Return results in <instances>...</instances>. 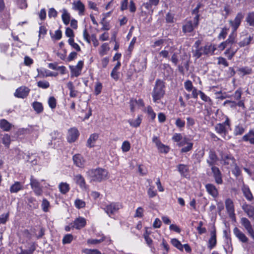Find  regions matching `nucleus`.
<instances>
[{"mask_svg": "<svg viewBox=\"0 0 254 254\" xmlns=\"http://www.w3.org/2000/svg\"><path fill=\"white\" fill-rule=\"evenodd\" d=\"M90 182H101L108 179V171L102 168L91 169L86 172Z\"/></svg>", "mask_w": 254, "mask_h": 254, "instance_id": "f257e3e1", "label": "nucleus"}, {"mask_svg": "<svg viewBox=\"0 0 254 254\" xmlns=\"http://www.w3.org/2000/svg\"><path fill=\"white\" fill-rule=\"evenodd\" d=\"M165 85L163 81L157 79L155 82V84L152 92L153 101L155 103H158L165 94Z\"/></svg>", "mask_w": 254, "mask_h": 254, "instance_id": "f03ea898", "label": "nucleus"}, {"mask_svg": "<svg viewBox=\"0 0 254 254\" xmlns=\"http://www.w3.org/2000/svg\"><path fill=\"white\" fill-rule=\"evenodd\" d=\"M230 127V122L228 118L222 123L217 124L215 126L216 132L221 135L224 139L229 138L227 136L228 129Z\"/></svg>", "mask_w": 254, "mask_h": 254, "instance_id": "7ed1b4c3", "label": "nucleus"}, {"mask_svg": "<svg viewBox=\"0 0 254 254\" xmlns=\"http://www.w3.org/2000/svg\"><path fill=\"white\" fill-rule=\"evenodd\" d=\"M199 15H196L193 18V22L191 20L186 21L182 27V30L184 33H190L193 31L199 23Z\"/></svg>", "mask_w": 254, "mask_h": 254, "instance_id": "20e7f679", "label": "nucleus"}, {"mask_svg": "<svg viewBox=\"0 0 254 254\" xmlns=\"http://www.w3.org/2000/svg\"><path fill=\"white\" fill-rule=\"evenodd\" d=\"M122 207V206L120 203L113 202L107 204L104 208V210L110 217H111L112 215L117 213Z\"/></svg>", "mask_w": 254, "mask_h": 254, "instance_id": "39448f33", "label": "nucleus"}, {"mask_svg": "<svg viewBox=\"0 0 254 254\" xmlns=\"http://www.w3.org/2000/svg\"><path fill=\"white\" fill-rule=\"evenodd\" d=\"M30 185L36 196L42 195L43 192V187L41 186L40 183L33 176H31Z\"/></svg>", "mask_w": 254, "mask_h": 254, "instance_id": "423d86ee", "label": "nucleus"}, {"mask_svg": "<svg viewBox=\"0 0 254 254\" xmlns=\"http://www.w3.org/2000/svg\"><path fill=\"white\" fill-rule=\"evenodd\" d=\"M220 156V161L223 165L233 166L235 164V160L231 155L221 152Z\"/></svg>", "mask_w": 254, "mask_h": 254, "instance_id": "0eeeda50", "label": "nucleus"}, {"mask_svg": "<svg viewBox=\"0 0 254 254\" xmlns=\"http://www.w3.org/2000/svg\"><path fill=\"white\" fill-rule=\"evenodd\" d=\"M244 16V14L241 12H238L235 18L233 20H230L229 21V24L232 27V31L234 32H236L237 30L240 26L242 20L243 19Z\"/></svg>", "mask_w": 254, "mask_h": 254, "instance_id": "6e6552de", "label": "nucleus"}, {"mask_svg": "<svg viewBox=\"0 0 254 254\" xmlns=\"http://www.w3.org/2000/svg\"><path fill=\"white\" fill-rule=\"evenodd\" d=\"M219 160L216 152L213 149H210L208 153V157L206 160V162L209 167L215 166L217 162Z\"/></svg>", "mask_w": 254, "mask_h": 254, "instance_id": "1a4fd4ad", "label": "nucleus"}, {"mask_svg": "<svg viewBox=\"0 0 254 254\" xmlns=\"http://www.w3.org/2000/svg\"><path fill=\"white\" fill-rule=\"evenodd\" d=\"M213 176L214 178L215 183L218 185H221L223 184L222 174L219 169L216 166H212L211 167Z\"/></svg>", "mask_w": 254, "mask_h": 254, "instance_id": "9d476101", "label": "nucleus"}, {"mask_svg": "<svg viewBox=\"0 0 254 254\" xmlns=\"http://www.w3.org/2000/svg\"><path fill=\"white\" fill-rule=\"evenodd\" d=\"M83 66V62L80 61L78 62L76 65L69 66L71 70V74L72 76L78 77L80 75L81 70Z\"/></svg>", "mask_w": 254, "mask_h": 254, "instance_id": "9b49d317", "label": "nucleus"}, {"mask_svg": "<svg viewBox=\"0 0 254 254\" xmlns=\"http://www.w3.org/2000/svg\"><path fill=\"white\" fill-rule=\"evenodd\" d=\"M29 91L30 90L27 87L21 86L16 90L14 96L18 98H24L28 96Z\"/></svg>", "mask_w": 254, "mask_h": 254, "instance_id": "f8f14e48", "label": "nucleus"}, {"mask_svg": "<svg viewBox=\"0 0 254 254\" xmlns=\"http://www.w3.org/2000/svg\"><path fill=\"white\" fill-rule=\"evenodd\" d=\"M233 233L235 236L239 239L240 242L243 243H248L249 241L248 238L237 227H235L234 228Z\"/></svg>", "mask_w": 254, "mask_h": 254, "instance_id": "ddd939ff", "label": "nucleus"}, {"mask_svg": "<svg viewBox=\"0 0 254 254\" xmlns=\"http://www.w3.org/2000/svg\"><path fill=\"white\" fill-rule=\"evenodd\" d=\"M72 160L75 165L79 168H83L85 160L80 154H76L73 156Z\"/></svg>", "mask_w": 254, "mask_h": 254, "instance_id": "4468645a", "label": "nucleus"}, {"mask_svg": "<svg viewBox=\"0 0 254 254\" xmlns=\"http://www.w3.org/2000/svg\"><path fill=\"white\" fill-rule=\"evenodd\" d=\"M79 136V132L75 128H72L68 130L67 139L68 142H74Z\"/></svg>", "mask_w": 254, "mask_h": 254, "instance_id": "2eb2a0df", "label": "nucleus"}, {"mask_svg": "<svg viewBox=\"0 0 254 254\" xmlns=\"http://www.w3.org/2000/svg\"><path fill=\"white\" fill-rule=\"evenodd\" d=\"M226 208L230 217H232L235 215L234 206L232 200L228 198L225 202Z\"/></svg>", "mask_w": 254, "mask_h": 254, "instance_id": "dca6fc26", "label": "nucleus"}, {"mask_svg": "<svg viewBox=\"0 0 254 254\" xmlns=\"http://www.w3.org/2000/svg\"><path fill=\"white\" fill-rule=\"evenodd\" d=\"M205 189L207 192L212 197L216 198L218 196V191L214 185L207 184L205 185Z\"/></svg>", "mask_w": 254, "mask_h": 254, "instance_id": "f3484780", "label": "nucleus"}, {"mask_svg": "<svg viewBox=\"0 0 254 254\" xmlns=\"http://www.w3.org/2000/svg\"><path fill=\"white\" fill-rule=\"evenodd\" d=\"M74 180L77 185L83 190L87 189L84 177L80 174L74 176Z\"/></svg>", "mask_w": 254, "mask_h": 254, "instance_id": "a211bd4d", "label": "nucleus"}, {"mask_svg": "<svg viewBox=\"0 0 254 254\" xmlns=\"http://www.w3.org/2000/svg\"><path fill=\"white\" fill-rule=\"evenodd\" d=\"M86 224V219L83 217H78L76 218L73 222V227L76 229H80L84 227Z\"/></svg>", "mask_w": 254, "mask_h": 254, "instance_id": "6ab92c4d", "label": "nucleus"}, {"mask_svg": "<svg viewBox=\"0 0 254 254\" xmlns=\"http://www.w3.org/2000/svg\"><path fill=\"white\" fill-rule=\"evenodd\" d=\"M242 209L248 216L254 220V207L248 204H244L242 206Z\"/></svg>", "mask_w": 254, "mask_h": 254, "instance_id": "aec40b11", "label": "nucleus"}, {"mask_svg": "<svg viewBox=\"0 0 254 254\" xmlns=\"http://www.w3.org/2000/svg\"><path fill=\"white\" fill-rule=\"evenodd\" d=\"M210 238L209 240V248L210 249H213L216 245V230L215 227H214V229L210 232Z\"/></svg>", "mask_w": 254, "mask_h": 254, "instance_id": "412c9836", "label": "nucleus"}, {"mask_svg": "<svg viewBox=\"0 0 254 254\" xmlns=\"http://www.w3.org/2000/svg\"><path fill=\"white\" fill-rule=\"evenodd\" d=\"M23 189V184L19 182H15L10 186L9 191L11 193H17Z\"/></svg>", "mask_w": 254, "mask_h": 254, "instance_id": "4be33fe9", "label": "nucleus"}, {"mask_svg": "<svg viewBox=\"0 0 254 254\" xmlns=\"http://www.w3.org/2000/svg\"><path fill=\"white\" fill-rule=\"evenodd\" d=\"M73 5V8L75 10L78 11L79 15H82L84 14L85 6L83 3L80 0H78L76 2H74Z\"/></svg>", "mask_w": 254, "mask_h": 254, "instance_id": "5701e85b", "label": "nucleus"}, {"mask_svg": "<svg viewBox=\"0 0 254 254\" xmlns=\"http://www.w3.org/2000/svg\"><path fill=\"white\" fill-rule=\"evenodd\" d=\"M243 193L247 200L251 201L253 199V194L248 186L244 185L242 188Z\"/></svg>", "mask_w": 254, "mask_h": 254, "instance_id": "b1692460", "label": "nucleus"}, {"mask_svg": "<svg viewBox=\"0 0 254 254\" xmlns=\"http://www.w3.org/2000/svg\"><path fill=\"white\" fill-rule=\"evenodd\" d=\"M243 139L245 141H249L252 144H254V131L251 130L243 136Z\"/></svg>", "mask_w": 254, "mask_h": 254, "instance_id": "393cba45", "label": "nucleus"}, {"mask_svg": "<svg viewBox=\"0 0 254 254\" xmlns=\"http://www.w3.org/2000/svg\"><path fill=\"white\" fill-rule=\"evenodd\" d=\"M27 202L31 209H36L38 206V203L36 199L32 196H27Z\"/></svg>", "mask_w": 254, "mask_h": 254, "instance_id": "a878e982", "label": "nucleus"}, {"mask_svg": "<svg viewBox=\"0 0 254 254\" xmlns=\"http://www.w3.org/2000/svg\"><path fill=\"white\" fill-rule=\"evenodd\" d=\"M245 21L249 26L254 27V12L248 13L245 18Z\"/></svg>", "mask_w": 254, "mask_h": 254, "instance_id": "bb28decb", "label": "nucleus"}, {"mask_svg": "<svg viewBox=\"0 0 254 254\" xmlns=\"http://www.w3.org/2000/svg\"><path fill=\"white\" fill-rule=\"evenodd\" d=\"M66 87L69 90V96L70 97H76L77 95L78 91L75 90L74 86L71 81H69L66 84Z\"/></svg>", "mask_w": 254, "mask_h": 254, "instance_id": "cd10ccee", "label": "nucleus"}, {"mask_svg": "<svg viewBox=\"0 0 254 254\" xmlns=\"http://www.w3.org/2000/svg\"><path fill=\"white\" fill-rule=\"evenodd\" d=\"M98 137V134L97 133L92 134L87 140V146L89 147H93Z\"/></svg>", "mask_w": 254, "mask_h": 254, "instance_id": "c85d7f7f", "label": "nucleus"}, {"mask_svg": "<svg viewBox=\"0 0 254 254\" xmlns=\"http://www.w3.org/2000/svg\"><path fill=\"white\" fill-rule=\"evenodd\" d=\"M177 168L180 174L184 177H186L187 173L189 171V167L187 165L180 164L177 166Z\"/></svg>", "mask_w": 254, "mask_h": 254, "instance_id": "c756f323", "label": "nucleus"}, {"mask_svg": "<svg viewBox=\"0 0 254 254\" xmlns=\"http://www.w3.org/2000/svg\"><path fill=\"white\" fill-rule=\"evenodd\" d=\"M11 127V125L6 120L2 119L0 121V127L4 131H9Z\"/></svg>", "mask_w": 254, "mask_h": 254, "instance_id": "7c9ffc66", "label": "nucleus"}, {"mask_svg": "<svg viewBox=\"0 0 254 254\" xmlns=\"http://www.w3.org/2000/svg\"><path fill=\"white\" fill-rule=\"evenodd\" d=\"M62 18L64 23L67 25L69 24L70 21V16L69 13L65 9L63 10V14L62 15Z\"/></svg>", "mask_w": 254, "mask_h": 254, "instance_id": "2f4dec72", "label": "nucleus"}, {"mask_svg": "<svg viewBox=\"0 0 254 254\" xmlns=\"http://www.w3.org/2000/svg\"><path fill=\"white\" fill-rule=\"evenodd\" d=\"M142 119L141 116H138V117L135 120L129 119L128 120V123L129 124L130 126L134 127H139L141 123Z\"/></svg>", "mask_w": 254, "mask_h": 254, "instance_id": "473e14b6", "label": "nucleus"}, {"mask_svg": "<svg viewBox=\"0 0 254 254\" xmlns=\"http://www.w3.org/2000/svg\"><path fill=\"white\" fill-rule=\"evenodd\" d=\"M159 0H148V2L143 4V6L148 10H150L152 6H156L159 3Z\"/></svg>", "mask_w": 254, "mask_h": 254, "instance_id": "72a5a7b5", "label": "nucleus"}, {"mask_svg": "<svg viewBox=\"0 0 254 254\" xmlns=\"http://www.w3.org/2000/svg\"><path fill=\"white\" fill-rule=\"evenodd\" d=\"M60 192L63 194L66 193L70 189L69 186L66 183H61L59 185Z\"/></svg>", "mask_w": 254, "mask_h": 254, "instance_id": "f704fd0d", "label": "nucleus"}, {"mask_svg": "<svg viewBox=\"0 0 254 254\" xmlns=\"http://www.w3.org/2000/svg\"><path fill=\"white\" fill-rule=\"evenodd\" d=\"M203 49L204 55H208L213 54L216 49L212 45H207L203 47Z\"/></svg>", "mask_w": 254, "mask_h": 254, "instance_id": "c9c22d12", "label": "nucleus"}, {"mask_svg": "<svg viewBox=\"0 0 254 254\" xmlns=\"http://www.w3.org/2000/svg\"><path fill=\"white\" fill-rule=\"evenodd\" d=\"M45 230L43 227H40L39 229L34 230V235L36 237L37 239H40L43 238L45 235Z\"/></svg>", "mask_w": 254, "mask_h": 254, "instance_id": "e433bc0d", "label": "nucleus"}, {"mask_svg": "<svg viewBox=\"0 0 254 254\" xmlns=\"http://www.w3.org/2000/svg\"><path fill=\"white\" fill-rule=\"evenodd\" d=\"M203 47H200L196 49L192 50L193 57H195L196 59L199 58L203 54Z\"/></svg>", "mask_w": 254, "mask_h": 254, "instance_id": "4c0bfd02", "label": "nucleus"}, {"mask_svg": "<svg viewBox=\"0 0 254 254\" xmlns=\"http://www.w3.org/2000/svg\"><path fill=\"white\" fill-rule=\"evenodd\" d=\"M32 106L34 110L37 113H40L43 111V107L42 103L39 102H34L33 103Z\"/></svg>", "mask_w": 254, "mask_h": 254, "instance_id": "58836bf2", "label": "nucleus"}, {"mask_svg": "<svg viewBox=\"0 0 254 254\" xmlns=\"http://www.w3.org/2000/svg\"><path fill=\"white\" fill-rule=\"evenodd\" d=\"M253 36H249V37L245 38L243 40L239 43V45L240 47H244L246 46L249 45L252 40L253 39Z\"/></svg>", "mask_w": 254, "mask_h": 254, "instance_id": "ea45409f", "label": "nucleus"}, {"mask_svg": "<svg viewBox=\"0 0 254 254\" xmlns=\"http://www.w3.org/2000/svg\"><path fill=\"white\" fill-rule=\"evenodd\" d=\"M171 244L180 251H183V246L177 239L174 238L171 240Z\"/></svg>", "mask_w": 254, "mask_h": 254, "instance_id": "a19ab883", "label": "nucleus"}, {"mask_svg": "<svg viewBox=\"0 0 254 254\" xmlns=\"http://www.w3.org/2000/svg\"><path fill=\"white\" fill-rule=\"evenodd\" d=\"M101 238L100 239H88L87 241V244L91 245H96L99 244L104 241L105 237L103 234L101 235Z\"/></svg>", "mask_w": 254, "mask_h": 254, "instance_id": "79ce46f5", "label": "nucleus"}, {"mask_svg": "<svg viewBox=\"0 0 254 254\" xmlns=\"http://www.w3.org/2000/svg\"><path fill=\"white\" fill-rule=\"evenodd\" d=\"M241 223L246 230L252 227L250 221L247 218H242L241 219Z\"/></svg>", "mask_w": 254, "mask_h": 254, "instance_id": "37998d69", "label": "nucleus"}, {"mask_svg": "<svg viewBox=\"0 0 254 254\" xmlns=\"http://www.w3.org/2000/svg\"><path fill=\"white\" fill-rule=\"evenodd\" d=\"M199 94L200 95L201 99L205 102H207L209 105H211L212 104V101L211 99L205 95L203 92L201 91H199Z\"/></svg>", "mask_w": 254, "mask_h": 254, "instance_id": "c03bdc74", "label": "nucleus"}, {"mask_svg": "<svg viewBox=\"0 0 254 254\" xmlns=\"http://www.w3.org/2000/svg\"><path fill=\"white\" fill-rule=\"evenodd\" d=\"M237 36L236 32L232 31L231 34L229 35V38L226 41L228 44H232L234 43L235 41L236 37Z\"/></svg>", "mask_w": 254, "mask_h": 254, "instance_id": "a18cd8bd", "label": "nucleus"}, {"mask_svg": "<svg viewBox=\"0 0 254 254\" xmlns=\"http://www.w3.org/2000/svg\"><path fill=\"white\" fill-rule=\"evenodd\" d=\"M41 207L44 212H48L50 207V202L46 198H44L42 200Z\"/></svg>", "mask_w": 254, "mask_h": 254, "instance_id": "49530a36", "label": "nucleus"}, {"mask_svg": "<svg viewBox=\"0 0 254 254\" xmlns=\"http://www.w3.org/2000/svg\"><path fill=\"white\" fill-rule=\"evenodd\" d=\"M238 71L240 72L241 73H243V75H246V74H250L252 73V68L245 66L241 68H239L238 69Z\"/></svg>", "mask_w": 254, "mask_h": 254, "instance_id": "de8ad7c7", "label": "nucleus"}, {"mask_svg": "<svg viewBox=\"0 0 254 254\" xmlns=\"http://www.w3.org/2000/svg\"><path fill=\"white\" fill-rule=\"evenodd\" d=\"M72 240L73 236L71 234H68L64 237L62 241L64 244H66L70 243Z\"/></svg>", "mask_w": 254, "mask_h": 254, "instance_id": "09e8293b", "label": "nucleus"}, {"mask_svg": "<svg viewBox=\"0 0 254 254\" xmlns=\"http://www.w3.org/2000/svg\"><path fill=\"white\" fill-rule=\"evenodd\" d=\"M228 30L229 28L226 27L222 28L220 33L218 35L219 39H224L226 37Z\"/></svg>", "mask_w": 254, "mask_h": 254, "instance_id": "8fccbe9b", "label": "nucleus"}, {"mask_svg": "<svg viewBox=\"0 0 254 254\" xmlns=\"http://www.w3.org/2000/svg\"><path fill=\"white\" fill-rule=\"evenodd\" d=\"M184 87L188 92H190L194 88L192 82L190 80H187L184 82Z\"/></svg>", "mask_w": 254, "mask_h": 254, "instance_id": "3c124183", "label": "nucleus"}, {"mask_svg": "<svg viewBox=\"0 0 254 254\" xmlns=\"http://www.w3.org/2000/svg\"><path fill=\"white\" fill-rule=\"evenodd\" d=\"M82 252L85 254H100V252L97 249H84Z\"/></svg>", "mask_w": 254, "mask_h": 254, "instance_id": "603ef678", "label": "nucleus"}, {"mask_svg": "<svg viewBox=\"0 0 254 254\" xmlns=\"http://www.w3.org/2000/svg\"><path fill=\"white\" fill-rule=\"evenodd\" d=\"M245 131L244 128L241 126H237L234 129V134L236 135L242 134Z\"/></svg>", "mask_w": 254, "mask_h": 254, "instance_id": "864d4df0", "label": "nucleus"}, {"mask_svg": "<svg viewBox=\"0 0 254 254\" xmlns=\"http://www.w3.org/2000/svg\"><path fill=\"white\" fill-rule=\"evenodd\" d=\"M68 42L69 44L74 49H75L77 51H80V48L79 46L76 43L74 42V40L73 38H69L68 40Z\"/></svg>", "mask_w": 254, "mask_h": 254, "instance_id": "5fc2aeb1", "label": "nucleus"}, {"mask_svg": "<svg viewBox=\"0 0 254 254\" xmlns=\"http://www.w3.org/2000/svg\"><path fill=\"white\" fill-rule=\"evenodd\" d=\"M130 148V144L127 141H125L123 142L122 145V151L124 152H127Z\"/></svg>", "mask_w": 254, "mask_h": 254, "instance_id": "6e6d98bb", "label": "nucleus"}, {"mask_svg": "<svg viewBox=\"0 0 254 254\" xmlns=\"http://www.w3.org/2000/svg\"><path fill=\"white\" fill-rule=\"evenodd\" d=\"M37 86L43 89H47L49 87L50 84L47 81H39L37 83Z\"/></svg>", "mask_w": 254, "mask_h": 254, "instance_id": "4d7b16f0", "label": "nucleus"}, {"mask_svg": "<svg viewBox=\"0 0 254 254\" xmlns=\"http://www.w3.org/2000/svg\"><path fill=\"white\" fill-rule=\"evenodd\" d=\"M2 143L6 146H8L10 142V137L7 134H5L3 135L2 138Z\"/></svg>", "mask_w": 254, "mask_h": 254, "instance_id": "13d9d810", "label": "nucleus"}, {"mask_svg": "<svg viewBox=\"0 0 254 254\" xmlns=\"http://www.w3.org/2000/svg\"><path fill=\"white\" fill-rule=\"evenodd\" d=\"M48 104L51 109H55L56 107L57 102L54 97H51L48 100Z\"/></svg>", "mask_w": 254, "mask_h": 254, "instance_id": "bf43d9fd", "label": "nucleus"}, {"mask_svg": "<svg viewBox=\"0 0 254 254\" xmlns=\"http://www.w3.org/2000/svg\"><path fill=\"white\" fill-rule=\"evenodd\" d=\"M74 204L76 207L78 209L83 208L85 206V202L79 199H76L75 200Z\"/></svg>", "mask_w": 254, "mask_h": 254, "instance_id": "052dcab7", "label": "nucleus"}, {"mask_svg": "<svg viewBox=\"0 0 254 254\" xmlns=\"http://www.w3.org/2000/svg\"><path fill=\"white\" fill-rule=\"evenodd\" d=\"M101 48V50L100 52V53L101 55H105L106 53V52L110 49L108 43H106L103 44Z\"/></svg>", "mask_w": 254, "mask_h": 254, "instance_id": "680f3d73", "label": "nucleus"}, {"mask_svg": "<svg viewBox=\"0 0 254 254\" xmlns=\"http://www.w3.org/2000/svg\"><path fill=\"white\" fill-rule=\"evenodd\" d=\"M157 148L161 153H167L169 151V148L162 143L160 145L157 146Z\"/></svg>", "mask_w": 254, "mask_h": 254, "instance_id": "e2e57ef3", "label": "nucleus"}, {"mask_svg": "<svg viewBox=\"0 0 254 254\" xmlns=\"http://www.w3.org/2000/svg\"><path fill=\"white\" fill-rule=\"evenodd\" d=\"M9 213L7 212L6 214H3L0 216V224H5L8 219Z\"/></svg>", "mask_w": 254, "mask_h": 254, "instance_id": "0e129e2a", "label": "nucleus"}, {"mask_svg": "<svg viewBox=\"0 0 254 254\" xmlns=\"http://www.w3.org/2000/svg\"><path fill=\"white\" fill-rule=\"evenodd\" d=\"M147 194L149 197H153L157 194L156 190H154V187L150 186L147 190Z\"/></svg>", "mask_w": 254, "mask_h": 254, "instance_id": "69168bd1", "label": "nucleus"}, {"mask_svg": "<svg viewBox=\"0 0 254 254\" xmlns=\"http://www.w3.org/2000/svg\"><path fill=\"white\" fill-rule=\"evenodd\" d=\"M193 144L192 142L188 143L187 144L186 146H185L181 149V152H187L190 151V150H191L192 149Z\"/></svg>", "mask_w": 254, "mask_h": 254, "instance_id": "338daca9", "label": "nucleus"}, {"mask_svg": "<svg viewBox=\"0 0 254 254\" xmlns=\"http://www.w3.org/2000/svg\"><path fill=\"white\" fill-rule=\"evenodd\" d=\"M175 125L179 128H183L185 126V122L181 118H178L176 119Z\"/></svg>", "mask_w": 254, "mask_h": 254, "instance_id": "774afa93", "label": "nucleus"}]
</instances>
